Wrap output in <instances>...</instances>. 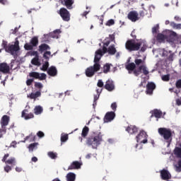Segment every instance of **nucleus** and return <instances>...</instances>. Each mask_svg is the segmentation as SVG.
Here are the masks:
<instances>
[{"mask_svg": "<svg viewBox=\"0 0 181 181\" xmlns=\"http://www.w3.org/2000/svg\"><path fill=\"white\" fill-rule=\"evenodd\" d=\"M37 136L38 138H43V136H45V133H43V132L39 131L37 133Z\"/></svg>", "mask_w": 181, "mask_h": 181, "instance_id": "obj_52", "label": "nucleus"}, {"mask_svg": "<svg viewBox=\"0 0 181 181\" xmlns=\"http://www.w3.org/2000/svg\"><path fill=\"white\" fill-rule=\"evenodd\" d=\"M107 52L109 54L111 55H114L117 53V49H115V45H110L108 48H107Z\"/></svg>", "mask_w": 181, "mask_h": 181, "instance_id": "obj_27", "label": "nucleus"}, {"mask_svg": "<svg viewBox=\"0 0 181 181\" xmlns=\"http://www.w3.org/2000/svg\"><path fill=\"white\" fill-rule=\"evenodd\" d=\"M81 168V163L78 161H74L69 166L68 170H74L76 169H80Z\"/></svg>", "mask_w": 181, "mask_h": 181, "instance_id": "obj_20", "label": "nucleus"}, {"mask_svg": "<svg viewBox=\"0 0 181 181\" xmlns=\"http://www.w3.org/2000/svg\"><path fill=\"white\" fill-rule=\"evenodd\" d=\"M176 88L180 89L181 88V79H179L175 83Z\"/></svg>", "mask_w": 181, "mask_h": 181, "instance_id": "obj_49", "label": "nucleus"}, {"mask_svg": "<svg viewBox=\"0 0 181 181\" xmlns=\"http://www.w3.org/2000/svg\"><path fill=\"white\" fill-rule=\"evenodd\" d=\"M125 47L129 52H138L140 49L141 52H145L148 48L146 42L140 40H128L125 43Z\"/></svg>", "mask_w": 181, "mask_h": 181, "instance_id": "obj_2", "label": "nucleus"}, {"mask_svg": "<svg viewBox=\"0 0 181 181\" xmlns=\"http://www.w3.org/2000/svg\"><path fill=\"white\" fill-rule=\"evenodd\" d=\"M60 32H61L60 30H55L53 33H50L51 37H53L54 39L57 37V35H59Z\"/></svg>", "mask_w": 181, "mask_h": 181, "instance_id": "obj_37", "label": "nucleus"}, {"mask_svg": "<svg viewBox=\"0 0 181 181\" xmlns=\"http://www.w3.org/2000/svg\"><path fill=\"white\" fill-rule=\"evenodd\" d=\"M174 19H175V21H176L177 22H180V21H181V18H180V17H179L178 16H175Z\"/></svg>", "mask_w": 181, "mask_h": 181, "instance_id": "obj_61", "label": "nucleus"}, {"mask_svg": "<svg viewBox=\"0 0 181 181\" xmlns=\"http://www.w3.org/2000/svg\"><path fill=\"white\" fill-rule=\"evenodd\" d=\"M28 76L31 78L26 81V85L29 86H32V83L35 81V78L36 80L43 81V80H46L47 75H46L45 73L39 74V72L32 71L29 73Z\"/></svg>", "mask_w": 181, "mask_h": 181, "instance_id": "obj_5", "label": "nucleus"}, {"mask_svg": "<svg viewBox=\"0 0 181 181\" xmlns=\"http://www.w3.org/2000/svg\"><path fill=\"white\" fill-rule=\"evenodd\" d=\"M115 118V112H107L103 119L104 122H111Z\"/></svg>", "mask_w": 181, "mask_h": 181, "instance_id": "obj_16", "label": "nucleus"}, {"mask_svg": "<svg viewBox=\"0 0 181 181\" xmlns=\"http://www.w3.org/2000/svg\"><path fill=\"white\" fill-rule=\"evenodd\" d=\"M8 158H9V153L5 154L1 160L2 162H5L7 165H12L13 166H15L16 165V158L12 157L7 160Z\"/></svg>", "mask_w": 181, "mask_h": 181, "instance_id": "obj_13", "label": "nucleus"}, {"mask_svg": "<svg viewBox=\"0 0 181 181\" xmlns=\"http://www.w3.org/2000/svg\"><path fill=\"white\" fill-rule=\"evenodd\" d=\"M126 131L131 134H136V132H138V127H136V126L130 125L127 127V128L126 129Z\"/></svg>", "mask_w": 181, "mask_h": 181, "instance_id": "obj_25", "label": "nucleus"}, {"mask_svg": "<svg viewBox=\"0 0 181 181\" xmlns=\"http://www.w3.org/2000/svg\"><path fill=\"white\" fill-rule=\"evenodd\" d=\"M110 42H114L115 40V35L114 34L110 35L109 37H107Z\"/></svg>", "mask_w": 181, "mask_h": 181, "instance_id": "obj_48", "label": "nucleus"}, {"mask_svg": "<svg viewBox=\"0 0 181 181\" xmlns=\"http://www.w3.org/2000/svg\"><path fill=\"white\" fill-rule=\"evenodd\" d=\"M115 21L113 19H110L107 21V22L106 23L107 26H112V25H115Z\"/></svg>", "mask_w": 181, "mask_h": 181, "instance_id": "obj_43", "label": "nucleus"}, {"mask_svg": "<svg viewBox=\"0 0 181 181\" xmlns=\"http://www.w3.org/2000/svg\"><path fill=\"white\" fill-rule=\"evenodd\" d=\"M40 95H42V93L40 90H37L35 93H31L28 97V98H30V100H36V98H38Z\"/></svg>", "mask_w": 181, "mask_h": 181, "instance_id": "obj_26", "label": "nucleus"}, {"mask_svg": "<svg viewBox=\"0 0 181 181\" xmlns=\"http://www.w3.org/2000/svg\"><path fill=\"white\" fill-rule=\"evenodd\" d=\"M139 14L136 11H132L127 15L128 19L132 22H136V21H139Z\"/></svg>", "mask_w": 181, "mask_h": 181, "instance_id": "obj_14", "label": "nucleus"}, {"mask_svg": "<svg viewBox=\"0 0 181 181\" xmlns=\"http://www.w3.org/2000/svg\"><path fill=\"white\" fill-rule=\"evenodd\" d=\"M98 98H100V94L98 95H94V100L93 101H97L98 100Z\"/></svg>", "mask_w": 181, "mask_h": 181, "instance_id": "obj_64", "label": "nucleus"}, {"mask_svg": "<svg viewBox=\"0 0 181 181\" xmlns=\"http://www.w3.org/2000/svg\"><path fill=\"white\" fill-rule=\"evenodd\" d=\"M103 142V134L101 132H93L86 139V145L92 146L93 149H97Z\"/></svg>", "mask_w": 181, "mask_h": 181, "instance_id": "obj_4", "label": "nucleus"}, {"mask_svg": "<svg viewBox=\"0 0 181 181\" xmlns=\"http://www.w3.org/2000/svg\"><path fill=\"white\" fill-rule=\"evenodd\" d=\"M136 138L137 142H141V144H148V134L144 130L141 131Z\"/></svg>", "mask_w": 181, "mask_h": 181, "instance_id": "obj_9", "label": "nucleus"}, {"mask_svg": "<svg viewBox=\"0 0 181 181\" xmlns=\"http://www.w3.org/2000/svg\"><path fill=\"white\" fill-rule=\"evenodd\" d=\"M0 4H1V5H5L6 4H8V0H0Z\"/></svg>", "mask_w": 181, "mask_h": 181, "instance_id": "obj_60", "label": "nucleus"}, {"mask_svg": "<svg viewBox=\"0 0 181 181\" xmlns=\"http://www.w3.org/2000/svg\"><path fill=\"white\" fill-rule=\"evenodd\" d=\"M4 170L6 172V173H9V172H11V170H12V167L8 165H6L4 167Z\"/></svg>", "mask_w": 181, "mask_h": 181, "instance_id": "obj_46", "label": "nucleus"}, {"mask_svg": "<svg viewBox=\"0 0 181 181\" xmlns=\"http://www.w3.org/2000/svg\"><path fill=\"white\" fill-rule=\"evenodd\" d=\"M173 56H175L174 54H170L168 57V60H170V62H173Z\"/></svg>", "mask_w": 181, "mask_h": 181, "instance_id": "obj_59", "label": "nucleus"}, {"mask_svg": "<svg viewBox=\"0 0 181 181\" xmlns=\"http://www.w3.org/2000/svg\"><path fill=\"white\" fill-rule=\"evenodd\" d=\"M158 30H159V24H157L156 26L153 27L152 33H158Z\"/></svg>", "mask_w": 181, "mask_h": 181, "instance_id": "obj_44", "label": "nucleus"}, {"mask_svg": "<svg viewBox=\"0 0 181 181\" xmlns=\"http://www.w3.org/2000/svg\"><path fill=\"white\" fill-rule=\"evenodd\" d=\"M23 169L21 167H16V171L21 173L22 172Z\"/></svg>", "mask_w": 181, "mask_h": 181, "instance_id": "obj_63", "label": "nucleus"}, {"mask_svg": "<svg viewBox=\"0 0 181 181\" xmlns=\"http://www.w3.org/2000/svg\"><path fill=\"white\" fill-rule=\"evenodd\" d=\"M151 118H153V117H155V118H160V117H162V111L158 109H154L153 110L151 111Z\"/></svg>", "mask_w": 181, "mask_h": 181, "instance_id": "obj_23", "label": "nucleus"}, {"mask_svg": "<svg viewBox=\"0 0 181 181\" xmlns=\"http://www.w3.org/2000/svg\"><path fill=\"white\" fill-rule=\"evenodd\" d=\"M89 131H90V129L88 128V127L85 126L82 129L81 136L83 138H86L88 135Z\"/></svg>", "mask_w": 181, "mask_h": 181, "instance_id": "obj_30", "label": "nucleus"}, {"mask_svg": "<svg viewBox=\"0 0 181 181\" xmlns=\"http://www.w3.org/2000/svg\"><path fill=\"white\" fill-rule=\"evenodd\" d=\"M175 153L177 155V158H181V148H176L175 150Z\"/></svg>", "mask_w": 181, "mask_h": 181, "instance_id": "obj_41", "label": "nucleus"}, {"mask_svg": "<svg viewBox=\"0 0 181 181\" xmlns=\"http://www.w3.org/2000/svg\"><path fill=\"white\" fill-rule=\"evenodd\" d=\"M127 70L129 71V74H132V73L138 77L141 73L144 74V76H148L149 74V71H148V68L145 65H141L136 69V65L135 63L132 62L129 63L125 66Z\"/></svg>", "mask_w": 181, "mask_h": 181, "instance_id": "obj_3", "label": "nucleus"}, {"mask_svg": "<svg viewBox=\"0 0 181 181\" xmlns=\"http://www.w3.org/2000/svg\"><path fill=\"white\" fill-rule=\"evenodd\" d=\"M34 112L35 115H40L42 112H43V107L41 106H36L34 109Z\"/></svg>", "mask_w": 181, "mask_h": 181, "instance_id": "obj_32", "label": "nucleus"}, {"mask_svg": "<svg viewBox=\"0 0 181 181\" xmlns=\"http://www.w3.org/2000/svg\"><path fill=\"white\" fill-rule=\"evenodd\" d=\"M52 55V52L50 51H46L44 52L42 57L47 60V62H49L50 60V56Z\"/></svg>", "mask_w": 181, "mask_h": 181, "instance_id": "obj_33", "label": "nucleus"}, {"mask_svg": "<svg viewBox=\"0 0 181 181\" xmlns=\"http://www.w3.org/2000/svg\"><path fill=\"white\" fill-rule=\"evenodd\" d=\"M158 132L163 138L164 141L168 144V146H169L172 144V130L170 129L160 127L158 129Z\"/></svg>", "mask_w": 181, "mask_h": 181, "instance_id": "obj_6", "label": "nucleus"}, {"mask_svg": "<svg viewBox=\"0 0 181 181\" xmlns=\"http://www.w3.org/2000/svg\"><path fill=\"white\" fill-rule=\"evenodd\" d=\"M60 3L64 6H66L68 9H73V5L74 4V0H60Z\"/></svg>", "mask_w": 181, "mask_h": 181, "instance_id": "obj_18", "label": "nucleus"}, {"mask_svg": "<svg viewBox=\"0 0 181 181\" xmlns=\"http://www.w3.org/2000/svg\"><path fill=\"white\" fill-rule=\"evenodd\" d=\"M34 87L37 88L39 90L38 91H41L42 88H43V84L40 82H35Z\"/></svg>", "mask_w": 181, "mask_h": 181, "instance_id": "obj_34", "label": "nucleus"}, {"mask_svg": "<svg viewBox=\"0 0 181 181\" xmlns=\"http://www.w3.org/2000/svg\"><path fill=\"white\" fill-rule=\"evenodd\" d=\"M163 81H169V80H170V75L167 74V75H163L161 77Z\"/></svg>", "mask_w": 181, "mask_h": 181, "instance_id": "obj_42", "label": "nucleus"}, {"mask_svg": "<svg viewBox=\"0 0 181 181\" xmlns=\"http://www.w3.org/2000/svg\"><path fill=\"white\" fill-rule=\"evenodd\" d=\"M18 50H20L19 41H17L16 42L15 45L9 44L8 45V48H6V52L11 53V54H14L15 52H18Z\"/></svg>", "mask_w": 181, "mask_h": 181, "instance_id": "obj_11", "label": "nucleus"}, {"mask_svg": "<svg viewBox=\"0 0 181 181\" xmlns=\"http://www.w3.org/2000/svg\"><path fill=\"white\" fill-rule=\"evenodd\" d=\"M105 90H107V91H114L115 90V86L114 85V81L111 80H107L105 85Z\"/></svg>", "mask_w": 181, "mask_h": 181, "instance_id": "obj_19", "label": "nucleus"}, {"mask_svg": "<svg viewBox=\"0 0 181 181\" xmlns=\"http://www.w3.org/2000/svg\"><path fill=\"white\" fill-rule=\"evenodd\" d=\"M32 136H33V140H30V142H32V141L35 142L36 141V136H33L32 134L30 135H29V136H27L25 137V140L29 139V138H32Z\"/></svg>", "mask_w": 181, "mask_h": 181, "instance_id": "obj_47", "label": "nucleus"}, {"mask_svg": "<svg viewBox=\"0 0 181 181\" xmlns=\"http://www.w3.org/2000/svg\"><path fill=\"white\" fill-rule=\"evenodd\" d=\"M9 121H11V117L6 115H4L1 117L0 120V124L1 126V129H0V134H6V127L9 124Z\"/></svg>", "mask_w": 181, "mask_h": 181, "instance_id": "obj_7", "label": "nucleus"}, {"mask_svg": "<svg viewBox=\"0 0 181 181\" xmlns=\"http://www.w3.org/2000/svg\"><path fill=\"white\" fill-rule=\"evenodd\" d=\"M48 156L51 158V159H56V158H57V154L52 151H49L48 152Z\"/></svg>", "mask_w": 181, "mask_h": 181, "instance_id": "obj_40", "label": "nucleus"}, {"mask_svg": "<svg viewBox=\"0 0 181 181\" xmlns=\"http://www.w3.org/2000/svg\"><path fill=\"white\" fill-rule=\"evenodd\" d=\"M166 39V36L162 33H158L157 35V37H156V40L158 41V42H165Z\"/></svg>", "mask_w": 181, "mask_h": 181, "instance_id": "obj_31", "label": "nucleus"}, {"mask_svg": "<svg viewBox=\"0 0 181 181\" xmlns=\"http://www.w3.org/2000/svg\"><path fill=\"white\" fill-rule=\"evenodd\" d=\"M69 140V134H62L61 142H66Z\"/></svg>", "mask_w": 181, "mask_h": 181, "instance_id": "obj_39", "label": "nucleus"}, {"mask_svg": "<svg viewBox=\"0 0 181 181\" xmlns=\"http://www.w3.org/2000/svg\"><path fill=\"white\" fill-rule=\"evenodd\" d=\"M177 105H181V98L176 100Z\"/></svg>", "mask_w": 181, "mask_h": 181, "instance_id": "obj_62", "label": "nucleus"}, {"mask_svg": "<svg viewBox=\"0 0 181 181\" xmlns=\"http://www.w3.org/2000/svg\"><path fill=\"white\" fill-rule=\"evenodd\" d=\"M38 143H33L28 146L29 151H33V149H36L37 148Z\"/></svg>", "mask_w": 181, "mask_h": 181, "instance_id": "obj_35", "label": "nucleus"}, {"mask_svg": "<svg viewBox=\"0 0 181 181\" xmlns=\"http://www.w3.org/2000/svg\"><path fill=\"white\" fill-rule=\"evenodd\" d=\"M32 64L34 66H39V57H34L31 61Z\"/></svg>", "mask_w": 181, "mask_h": 181, "instance_id": "obj_36", "label": "nucleus"}, {"mask_svg": "<svg viewBox=\"0 0 181 181\" xmlns=\"http://www.w3.org/2000/svg\"><path fill=\"white\" fill-rule=\"evenodd\" d=\"M47 69H49V61L45 62V63L42 65L41 70H42V71H47Z\"/></svg>", "mask_w": 181, "mask_h": 181, "instance_id": "obj_38", "label": "nucleus"}, {"mask_svg": "<svg viewBox=\"0 0 181 181\" xmlns=\"http://www.w3.org/2000/svg\"><path fill=\"white\" fill-rule=\"evenodd\" d=\"M31 56H35V57H39V53L37 51H33L30 52Z\"/></svg>", "mask_w": 181, "mask_h": 181, "instance_id": "obj_55", "label": "nucleus"}, {"mask_svg": "<svg viewBox=\"0 0 181 181\" xmlns=\"http://www.w3.org/2000/svg\"><path fill=\"white\" fill-rule=\"evenodd\" d=\"M97 86H98V87H100V88L104 87V82H103V80H101V79L98 80Z\"/></svg>", "mask_w": 181, "mask_h": 181, "instance_id": "obj_50", "label": "nucleus"}, {"mask_svg": "<svg viewBox=\"0 0 181 181\" xmlns=\"http://www.w3.org/2000/svg\"><path fill=\"white\" fill-rule=\"evenodd\" d=\"M2 47L6 51V49H8V42L3 40Z\"/></svg>", "mask_w": 181, "mask_h": 181, "instance_id": "obj_51", "label": "nucleus"}, {"mask_svg": "<svg viewBox=\"0 0 181 181\" xmlns=\"http://www.w3.org/2000/svg\"><path fill=\"white\" fill-rule=\"evenodd\" d=\"M160 179L162 180H170L172 179V174L169 172V170L163 168L159 171Z\"/></svg>", "mask_w": 181, "mask_h": 181, "instance_id": "obj_12", "label": "nucleus"}, {"mask_svg": "<svg viewBox=\"0 0 181 181\" xmlns=\"http://www.w3.org/2000/svg\"><path fill=\"white\" fill-rule=\"evenodd\" d=\"M155 88H156V85L153 82H148L146 85V93L151 95V94H153V90Z\"/></svg>", "mask_w": 181, "mask_h": 181, "instance_id": "obj_17", "label": "nucleus"}, {"mask_svg": "<svg viewBox=\"0 0 181 181\" xmlns=\"http://www.w3.org/2000/svg\"><path fill=\"white\" fill-rule=\"evenodd\" d=\"M9 71H11V67L8 64L3 62L0 64V73H3V74H9Z\"/></svg>", "mask_w": 181, "mask_h": 181, "instance_id": "obj_15", "label": "nucleus"}, {"mask_svg": "<svg viewBox=\"0 0 181 181\" xmlns=\"http://www.w3.org/2000/svg\"><path fill=\"white\" fill-rule=\"evenodd\" d=\"M102 52H103V54H105V52H108V48L107 49V47L103 46V47Z\"/></svg>", "mask_w": 181, "mask_h": 181, "instance_id": "obj_57", "label": "nucleus"}, {"mask_svg": "<svg viewBox=\"0 0 181 181\" xmlns=\"http://www.w3.org/2000/svg\"><path fill=\"white\" fill-rule=\"evenodd\" d=\"M26 112H28V110H24L22 112L21 117L23 118H25V119H30L32 118H34L35 115H33V113L30 112L29 114H26Z\"/></svg>", "mask_w": 181, "mask_h": 181, "instance_id": "obj_24", "label": "nucleus"}, {"mask_svg": "<svg viewBox=\"0 0 181 181\" xmlns=\"http://www.w3.org/2000/svg\"><path fill=\"white\" fill-rule=\"evenodd\" d=\"M131 36L132 37H133V39L135 40V39H136V35H135V30H133L131 33Z\"/></svg>", "mask_w": 181, "mask_h": 181, "instance_id": "obj_58", "label": "nucleus"}, {"mask_svg": "<svg viewBox=\"0 0 181 181\" xmlns=\"http://www.w3.org/2000/svg\"><path fill=\"white\" fill-rule=\"evenodd\" d=\"M38 45L39 38L35 36L30 40V43L27 42L24 45V49L25 50H32L33 47H36Z\"/></svg>", "mask_w": 181, "mask_h": 181, "instance_id": "obj_8", "label": "nucleus"}, {"mask_svg": "<svg viewBox=\"0 0 181 181\" xmlns=\"http://www.w3.org/2000/svg\"><path fill=\"white\" fill-rule=\"evenodd\" d=\"M47 50H50V46L46 43H42L38 47V52H40V53L47 52Z\"/></svg>", "mask_w": 181, "mask_h": 181, "instance_id": "obj_21", "label": "nucleus"}, {"mask_svg": "<svg viewBox=\"0 0 181 181\" xmlns=\"http://www.w3.org/2000/svg\"><path fill=\"white\" fill-rule=\"evenodd\" d=\"M105 42H104V46H109L110 44L111 43V41H110V40H108V38H106L105 40Z\"/></svg>", "mask_w": 181, "mask_h": 181, "instance_id": "obj_56", "label": "nucleus"}, {"mask_svg": "<svg viewBox=\"0 0 181 181\" xmlns=\"http://www.w3.org/2000/svg\"><path fill=\"white\" fill-rule=\"evenodd\" d=\"M111 66L112 64H110L108 63H106L103 68V72L105 74H107V73H110V70H111Z\"/></svg>", "mask_w": 181, "mask_h": 181, "instance_id": "obj_28", "label": "nucleus"}, {"mask_svg": "<svg viewBox=\"0 0 181 181\" xmlns=\"http://www.w3.org/2000/svg\"><path fill=\"white\" fill-rule=\"evenodd\" d=\"M47 74L51 76V77H55V76H57V69H56V66H50L47 70Z\"/></svg>", "mask_w": 181, "mask_h": 181, "instance_id": "obj_22", "label": "nucleus"}, {"mask_svg": "<svg viewBox=\"0 0 181 181\" xmlns=\"http://www.w3.org/2000/svg\"><path fill=\"white\" fill-rule=\"evenodd\" d=\"M134 63H135L136 66H140V64H142L143 61L141 59H136L134 60Z\"/></svg>", "mask_w": 181, "mask_h": 181, "instance_id": "obj_45", "label": "nucleus"}, {"mask_svg": "<svg viewBox=\"0 0 181 181\" xmlns=\"http://www.w3.org/2000/svg\"><path fill=\"white\" fill-rule=\"evenodd\" d=\"M58 13L65 22L70 21V12L67 11L66 8H61Z\"/></svg>", "mask_w": 181, "mask_h": 181, "instance_id": "obj_10", "label": "nucleus"}, {"mask_svg": "<svg viewBox=\"0 0 181 181\" xmlns=\"http://www.w3.org/2000/svg\"><path fill=\"white\" fill-rule=\"evenodd\" d=\"M178 166H177V172H181V160H178Z\"/></svg>", "mask_w": 181, "mask_h": 181, "instance_id": "obj_53", "label": "nucleus"}, {"mask_svg": "<svg viewBox=\"0 0 181 181\" xmlns=\"http://www.w3.org/2000/svg\"><path fill=\"white\" fill-rule=\"evenodd\" d=\"M111 108L113 111H117V103H112Z\"/></svg>", "mask_w": 181, "mask_h": 181, "instance_id": "obj_54", "label": "nucleus"}, {"mask_svg": "<svg viewBox=\"0 0 181 181\" xmlns=\"http://www.w3.org/2000/svg\"><path fill=\"white\" fill-rule=\"evenodd\" d=\"M104 56V53H103V49H99L95 52V57L93 60L94 64L88 67L85 71V74L86 77H93L95 73L100 71L101 69V64H100V61L101 58Z\"/></svg>", "mask_w": 181, "mask_h": 181, "instance_id": "obj_1", "label": "nucleus"}, {"mask_svg": "<svg viewBox=\"0 0 181 181\" xmlns=\"http://www.w3.org/2000/svg\"><path fill=\"white\" fill-rule=\"evenodd\" d=\"M67 181H75L76 180V174L74 173H69L66 175Z\"/></svg>", "mask_w": 181, "mask_h": 181, "instance_id": "obj_29", "label": "nucleus"}]
</instances>
